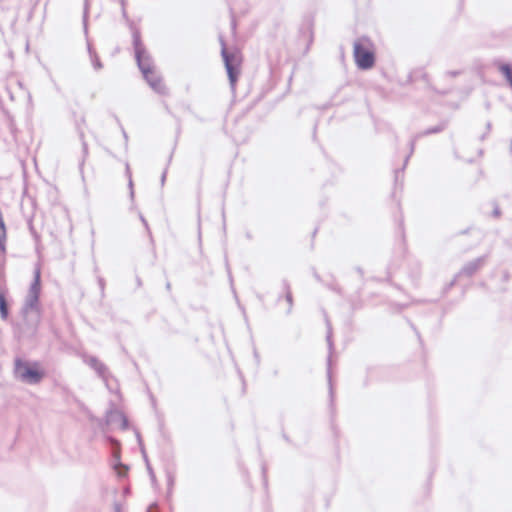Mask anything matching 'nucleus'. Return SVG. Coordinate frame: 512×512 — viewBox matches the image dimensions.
<instances>
[{
	"label": "nucleus",
	"mask_w": 512,
	"mask_h": 512,
	"mask_svg": "<svg viewBox=\"0 0 512 512\" xmlns=\"http://www.w3.org/2000/svg\"><path fill=\"white\" fill-rule=\"evenodd\" d=\"M132 37L137 65L145 80L156 93L161 95L167 94V88L161 76L154 70L151 56L147 53L144 45L142 44L140 32L137 29H134Z\"/></svg>",
	"instance_id": "1"
},
{
	"label": "nucleus",
	"mask_w": 512,
	"mask_h": 512,
	"mask_svg": "<svg viewBox=\"0 0 512 512\" xmlns=\"http://www.w3.org/2000/svg\"><path fill=\"white\" fill-rule=\"evenodd\" d=\"M38 362H27L21 358L14 360V375L23 383L35 385L42 381L45 376L44 371L39 369Z\"/></svg>",
	"instance_id": "2"
},
{
	"label": "nucleus",
	"mask_w": 512,
	"mask_h": 512,
	"mask_svg": "<svg viewBox=\"0 0 512 512\" xmlns=\"http://www.w3.org/2000/svg\"><path fill=\"white\" fill-rule=\"evenodd\" d=\"M372 43L362 37L353 43V56L357 67L361 70L371 69L375 64V54L372 51Z\"/></svg>",
	"instance_id": "3"
},
{
	"label": "nucleus",
	"mask_w": 512,
	"mask_h": 512,
	"mask_svg": "<svg viewBox=\"0 0 512 512\" xmlns=\"http://www.w3.org/2000/svg\"><path fill=\"white\" fill-rule=\"evenodd\" d=\"M221 43V56L224 61V65L228 74L229 82L234 89L235 84L237 82L239 73H240V65L242 62V56L239 50L232 49L229 50L226 47V44L222 38H220Z\"/></svg>",
	"instance_id": "4"
},
{
	"label": "nucleus",
	"mask_w": 512,
	"mask_h": 512,
	"mask_svg": "<svg viewBox=\"0 0 512 512\" xmlns=\"http://www.w3.org/2000/svg\"><path fill=\"white\" fill-rule=\"evenodd\" d=\"M108 441L112 445L113 469L119 477H123L128 471V466L120 461V443L111 437H108Z\"/></svg>",
	"instance_id": "5"
},
{
	"label": "nucleus",
	"mask_w": 512,
	"mask_h": 512,
	"mask_svg": "<svg viewBox=\"0 0 512 512\" xmlns=\"http://www.w3.org/2000/svg\"><path fill=\"white\" fill-rule=\"evenodd\" d=\"M445 127H446V122H441L438 125L428 128L424 131H421V132L417 133L415 136H413V138L410 141V152L405 159L404 166L407 164L409 157L413 154L414 149H415V144L418 139H420L421 137H424V136H428L430 134L439 133V132L443 131L445 129Z\"/></svg>",
	"instance_id": "6"
},
{
	"label": "nucleus",
	"mask_w": 512,
	"mask_h": 512,
	"mask_svg": "<svg viewBox=\"0 0 512 512\" xmlns=\"http://www.w3.org/2000/svg\"><path fill=\"white\" fill-rule=\"evenodd\" d=\"M486 258L487 256H481L476 259H473L472 261H469L462 267V269L460 270L456 277L462 275L467 277L473 276L484 265Z\"/></svg>",
	"instance_id": "7"
},
{
	"label": "nucleus",
	"mask_w": 512,
	"mask_h": 512,
	"mask_svg": "<svg viewBox=\"0 0 512 512\" xmlns=\"http://www.w3.org/2000/svg\"><path fill=\"white\" fill-rule=\"evenodd\" d=\"M326 323L328 326L326 339H327L328 348H329V356L327 359V377H328V385H329V396H330V401L332 402L333 401V385H332V377H331V354L333 352V342H332L331 326H330L328 320H326Z\"/></svg>",
	"instance_id": "8"
},
{
	"label": "nucleus",
	"mask_w": 512,
	"mask_h": 512,
	"mask_svg": "<svg viewBox=\"0 0 512 512\" xmlns=\"http://www.w3.org/2000/svg\"><path fill=\"white\" fill-rule=\"evenodd\" d=\"M31 312L39 314V295L27 293L22 313L27 316Z\"/></svg>",
	"instance_id": "9"
},
{
	"label": "nucleus",
	"mask_w": 512,
	"mask_h": 512,
	"mask_svg": "<svg viewBox=\"0 0 512 512\" xmlns=\"http://www.w3.org/2000/svg\"><path fill=\"white\" fill-rule=\"evenodd\" d=\"M40 277H41L40 269L37 268L34 271V279H33L32 283L30 285L28 293L36 294V295L40 296V291H41Z\"/></svg>",
	"instance_id": "10"
},
{
	"label": "nucleus",
	"mask_w": 512,
	"mask_h": 512,
	"mask_svg": "<svg viewBox=\"0 0 512 512\" xmlns=\"http://www.w3.org/2000/svg\"><path fill=\"white\" fill-rule=\"evenodd\" d=\"M94 370L103 379V381L106 383V386L109 388V378L111 375L107 366L100 361L99 364L94 367Z\"/></svg>",
	"instance_id": "11"
},
{
	"label": "nucleus",
	"mask_w": 512,
	"mask_h": 512,
	"mask_svg": "<svg viewBox=\"0 0 512 512\" xmlns=\"http://www.w3.org/2000/svg\"><path fill=\"white\" fill-rule=\"evenodd\" d=\"M282 289L285 292V299L288 303L287 314H290L292 311V307H293V296H292V293L290 290V284L287 280L282 281Z\"/></svg>",
	"instance_id": "12"
},
{
	"label": "nucleus",
	"mask_w": 512,
	"mask_h": 512,
	"mask_svg": "<svg viewBox=\"0 0 512 512\" xmlns=\"http://www.w3.org/2000/svg\"><path fill=\"white\" fill-rule=\"evenodd\" d=\"M498 67V70L504 75L506 80L508 81L509 85L512 88V66L508 63H499L496 64Z\"/></svg>",
	"instance_id": "13"
},
{
	"label": "nucleus",
	"mask_w": 512,
	"mask_h": 512,
	"mask_svg": "<svg viewBox=\"0 0 512 512\" xmlns=\"http://www.w3.org/2000/svg\"><path fill=\"white\" fill-rule=\"evenodd\" d=\"M9 315L8 303L6 301L5 295L0 293V317L3 320H6Z\"/></svg>",
	"instance_id": "14"
},
{
	"label": "nucleus",
	"mask_w": 512,
	"mask_h": 512,
	"mask_svg": "<svg viewBox=\"0 0 512 512\" xmlns=\"http://www.w3.org/2000/svg\"><path fill=\"white\" fill-rule=\"evenodd\" d=\"M116 418L121 421L122 429L128 428V419L122 412H120V411L110 412V421H114Z\"/></svg>",
	"instance_id": "15"
},
{
	"label": "nucleus",
	"mask_w": 512,
	"mask_h": 512,
	"mask_svg": "<svg viewBox=\"0 0 512 512\" xmlns=\"http://www.w3.org/2000/svg\"><path fill=\"white\" fill-rule=\"evenodd\" d=\"M88 52L90 55L91 63L95 70H100L102 68V63L97 56L96 52L92 49L91 45L88 43Z\"/></svg>",
	"instance_id": "16"
},
{
	"label": "nucleus",
	"mask_w": 512,
	"mask_h": 512,
	"mask_svg": "<svg viewBox=\"0 0 512 512\" xmlns=\"http://www.w3.org/2000/svg\"><path fill=\"white\" fill-rule=\"evenodd\" d=\"M125 174L128 177V186H129V189H130V198L133 201L134 200L133 181H132V175H131V171H130V166H129L128 163H126Z\"/></svg>",
	"instance_id": "17"
},
{
	"label": "nucleus",
	"mask_w": 512,
	"mask_h": 512,
	"mask_svg": "<svg viewBox=\"0 0 512 512\" xmlns=\"http://www.w3.org/2000/svg\"><path fill=\"white\" fill-rule=\"evenodd\" d=\"M88 10H89L88 0H85L84 12H83V28H84V33L86 35L88 33V24H87V21H88Z\"/></svg>",
	"instance_id": "18"
},
{
	"label": "nucleus",
	"mask_w": 512,
	"mask_h": 512,
	"mask_svg": "<svg viewBox=\"0 0 512 512\" xmlns=\"http://www.w3.org/2000/svg\"><path fill=\"white\" fill-rule=\"evenodd\" d=\"M28 228H29L31 235L35 239L36 243H38L40 241V236L37 233V231L35 230L31 219L28 221Z\"/></svg>",
	"instance_id": "19"
},
{
	"label": "nucleus",
	"mask_w": 512,
	"mask_h": 512,
	"mask_svg": "<svg viewBox=\"0 0 512 512\" xmlns=\"http://www.w3.org/2000/svg\"><path fill=\"white\" fill-rule=\"evenodd\" d=\"M86 364H88L92 369H94V367H96L100 360L95 357V356H90L88 357L86 360H85Z\"/></svg>",
	"instance_id": "20"
},
{
	"label": "nucleus",
	"mask_w": 512,
	"mask_h": 512,
	"mask_svg": "<svg viewBox=\"0 0 512 512\" xmlns=\"http://www.w3.org/2000/svg\"><path fill=\"white\" fill-rule=\"evenodd\" d=\"M460 73H461V71H459V70H449V71L445 72V76L456 77V76L460 75Z\"/></svg>",
	"instance_id": "21"
},
{
	"label": "nucleus",
	"mask_w": 512,
	"mask_h": 512,
	"mask_svg": "<svg viewBox=\"0 0 512 512\" xmlns=\"http://www.w3.org/2000/svg\"><path fill=\"white\" fill-rule=\"evenodd\" d=\"M80 137L82 139L83 153H84V156H86L87 153H88V146H87V143L85 141H83V134L82 133L80 134Z\"/></svg>",
	"instance_id": "22"
},
{
	"label": "nucleus",
	"mask_w": 512,
	"mask_h": 512,
	"mask_svg": "<svg viewBox=\"0 0 512 512\" xmlns=\"http://www.w3.org/2000/svg\"><path fill=\"white\" fill-rule=\"evenodd\" d=\"M139 218H140L141 222L143 223V225L145 226V228L147 229V231L150 233L148 223L141 213L139 214Z\"/></svg>",
	"instance_id": "23"
},
{
	"label": "nucleus",
	"mask_w": 512,
	"mask_h": 512,
	"mask_svg": "<svg viewBox=\"0 0 512 512\" xmlns=\"http://www.w3.org/2000/svg\"><path fill=\"white\" fill-rule=\"evenodd\" d=\"M98 283H99L100 290L103 293L104 292V286H105V282H104L103 278H99L98 279Z\"/></svg>",
	"instance_id": "24"
},
{
	"label": "nucleus",
	"mask_w": 512,
	"mask_h": 512,
	"mask_svg": "<svg viewBox=\"0 0 512 512\" xmlns=\"http://www.w3.org/2000/svg\"><path fill=\"white\" fill-rule=\"evenodd\" d=\"M166 175H167V168L163 171V173L161 175V185H164L165 180H166Z\"/></svg>",
	"instance_id": "25"
},
{
	"label": "nucleus",
	"mask_w": 512,
	"mask_h": 512,
	"mask_svg": "<svg viewBox=\"0 0 512 512\" xmlns=\"http://www.w3.org/2000/svg\"><path fill=\"white\" fill-rule=\"evenodd\" d=\"M500 209L498 206H495V208L493 209V216L494 217H499L500 216Z\"/></svg>",
	"instance_id": "26"
},
{
	"label": "nucleus",
	"mask_w": 512,
	"mask_h": 512,
	"mask_svg": "<svg viewBox=\"0 0 512 512\" xmlns=\"http://www.w3.org/2000/svg\"><path fill=\"white\" fill-rule=\"evenodd\" d=\"M114 512H121V507L119 503L114 504Z\"/></svg>",
	"instance_id": "27"
},
{
	"label": "nucleus",
	"mask_w": 512,
	"mask_h": 512,
	"mask_svg": "<svg viewBox=\"0 0 512 512\" xmlns=\"http://www.w3.org/2000/svg\"><path fill=\"white\" fill-rule=\"evenodd\" d=\"M509 277H510V276H509V273H508L507 271H505V272L503 273V280H504V281H508V280H509Z\"/></svg>",
	"instance_id": "28"
},
{
	"label": "nucleus",
	"mask_w": 512,
	"mask_h": 512,
	"mask_svg": "<svg viewBox=\"0 0 512 512\" xmlns=\"http://www.w3.org/2000/svg\"><path fill=\"white\" fill-rule=\"evenodd\" d=\"M28 104H29L30 106H32V105H33L32 95H31L29 92H28Z\"/></svg>",
	"instance_id": "29"
},
{
	"label": "nucleus",
	"mask_w": 512,
	"mask_h": 512,
	"mask_svg": "<svg viewBox=\"0 0 512 512\" xmlns=\"http://www.w3.org/2000/svg\"><path fill=\"white\" fill-rule=\"evenodd\" d=\"M122 133H123L125 141L127 142L128 136H127V133H126V131L124 129H122Z\"/></svg>",
	"instance_id": "30"
},
{
	"label": "nucleus",
	"mask_w": 512,
	"mask_h": 512,
	"mask_svg": "<svg viewBox=\"0 0 512 512\" xmlns=\"http://www.w3.org/2000/svg\"><path fill=\"white\" fill-rule=\"evenodd\" d=\"M141 450H142V454H143V456H144L145 460L147 461V457H146V454H145V450H144V448L142 447V448H141Z\"/></svg>",
	"instance_id": "31"
},
{
	"label": "nucleus",
	"mask_w": 512,
	"mask_h": 512,
	"mask_svg": "<svg viewBox=\"0 0 512 512\" xmlns=\"http://www.w3.org/2000/svg\"><path fill=\"white\" fill-rule=\"evenodd\" d=\"M137 439H138L139 444L141 445V438H140V434L139 433H137Z\"/></svg>",
	"instance_id": "32"
},
{
	"label": "nucleus",
	"mask_w": 512,
	"mask_h": 512,
	"mask_svg": "<svg viewBox=\"0 0 512 512\" xmlns=\"http://www.w3.org/2000/svg\"><path fill=\"white\" fill-rule=\"evenodd\" d=\"M148 470H149L150 474L153 476L152 469H151V467L149 465H148Z\"/></svg>",
	"instance_id": "33"
},
{
	"label": "nucleus",
	"mask_w": 512,
	"mask_h": 512,
	"mask_svg": "<svg viewBox=\"0 0 512 512\" xmlns=\"http://www.w3.org/2000/svg\"><path fill=\"white\" fill-rule=\"evenodd\" d=\"M154 505H151L149 508H148V511L147 512H151V509Z\"/></svg>",
	"instance_id": "34"
},
{
	"label": "nucleus",
	"mask_w": 512,
	"mask_h": 512,
	"mask_svg": "<svg viewBox=\"0 0 512 512\" xmlns=\"http://www.w3.org/2000/svg\"><path fill=\"white\" fill-rule=\"evenodd\" d=\"M490 127H491V124H490V123H487V128H488V130H490Z\"/></svg>",
	"instance_id": "35"
},
{
	"label": "nucleus",
	"mask_w": 512,
	"mask_h": 512,
	"mask_svg": "<svg viewBox=\"0 0 512 512\" xmlns=\"http://www.w3.org/2000/svg\"><path fill=\"white\" fill-rule=\"evenodd\" d=\"M166 287H167V289H170V283L169 282L166 284Z\"/></svg>",
	"instance_id": "36"
}]
</instances>
